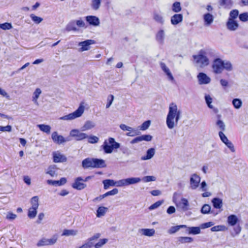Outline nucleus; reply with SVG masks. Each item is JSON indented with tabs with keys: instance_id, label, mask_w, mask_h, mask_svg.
Masks as SVG:
<instances>
[{
	"instance_id": "f257e3e1",
	"label": "nucleus",
	"mask_w": 248,
	"mask_h": 248,
	"mask_svg": "<svg viewBox=\"0 0 248 248\" xmlns=\"http://www.w3.org/2000/svg\"><path fill=\"white\" fill-rule=\"evenodd\" d=\"M182 112L174 103L170 104L169 112L166 117V124L170 129H173L178 124L181 118Z\"/></svg>"
},
{
	"instance_id": "f03ea898",
	"label": "nucleus",
	"mask_w": 248,
	"mask_h": 248,
	"mask_svg": "<svg viewBox=\"0 0 248 248\" xmlns=\"http://www.w3.org/2000/svg\"><path fill=\"white\" fill-rule=\"evenodd\" d=\"M216 56L215 51L212 49H202L197 55L193 56L195 62L201 67L209 65V59Z\"/></svg>"
},
{
	"instance_id": "7ed1b4c3",
	"label": "nucleus",
	"mask_w": 248,
	"mask_h": 248,
	"mask_svg": "<svg viewBox=\"0 0 248 248\" xmlns=\"http://www.w3.org/2000/svg\"><path fill=\"white\" fill-rule=\"evenodd\" d=\"M101 148L106 154H111L115 149L120 147V144L115 140L113 138L109 137L108 140H105Z\"/></svg>"
},
{
	"instance_id": "20e7f679",
	"label": "nucleus",
	"mask_w": 248,
	"mask_h": 248,
	"mask_svg": "<svg viewBox=\"0 0 248 248\" xmlns=\"http://www.w3.org/2000/svg\"><path fill=\"white\" fill-rule=\"evenodd\" d=\"M84 103L81 102L78 108L73 113H69L68 115L61 117L59 119L65 121H71L76 118H79L82 116L84 113L85 107L83 105Z\"/></svg>"
},
{
	"instance_id": "39448f33",
	"label": "nucleus",
	"mask_w": 248,
	"mask_h": 248,
	"mask_svg": "<svg viewBox=\"0 0 248 248\" xmlns=\"http://www.w3.org/2000/svg\"><path fill=\"white\" fill-rule=\"evenodd\" d=\"M141 179L139 177H129L118 181H115V186L124 187L140 183Z\"/></svg>"
},
{
	"instance_id": "423d86ee",
	"label": "nucleus",
	"mask_w": 248,
	"mask_h": 248,
	"mask_svg": "<svg viewBox=\"0 0 248 248\" xmlns=\"http://www.w3.org/2000/svg\"><path fill=\"white\" fill-rule=\"evenodd\" d=\"M31 206L28 210V216L30 218H34L37 214L39 206V198L37 196L33 197L31 200Z\"/></svg>"
},
{
	"instance_id": "0eeeda50",
	"label": "nucleus",
	"mask_w": 248,
	"mask_h": 248,
	"mask_svg": "<svg viewBox=\"0 0 248 248\" xmlns=\"http://www.w3.org/2000/svg\"><path fill=\"white\" fill-rule=\"evenodd\" d=\"M223 60L220 58L215 59L212 65L213 72L216 74L222 73L223 70Z\"/></svg>"
},
{
	"instance_id": "6e6552de",
	"label": "nucleus",
	"mask_w": 248,
	"mask_h": 248,
	"mask_svg": "<svg viewBox=\"0 0 248 248\" xmlns=\"http://www.w3.org/2000/svg\"><path fill=\"white\" fill-rule=\"evenodd\" d=\"M58 239V237L56 235H54L50 239L43 238L38 241L36 245L37 247H43L46 246L53 245L55 244Z\"/></svg>"
},
{
	"instance_id": "1a4fd4ad",
	"label": "nucleus",
	"mask_w": 248,
	"mask_h": 248,
	"mask_svg": "<svg viewBox=\"0 0 248 248\" xmlns=\"http://www.w3.org/2000/svg\"><path fill=\"white\" fill-rule=\"evenodd\" d=\"M100 236L101 234L99 233H95L78 248H92L93 246V241L97 240Z\"/></svg>"
},
{
	"instance_id": "9d476101",
	"label": "nucleus",
	"mask_w": 248,
	"mask_h": 248,
	"mask_svg": "<svg viewBox=\"0 0 248 248\" xmlns=\"http://www.w3.org/2000/svg\"><path fill=\"white\" fill-rule=\"evenodd\" d=\"M95 43V41L93 40L88 39L84 41L79 42L78 46L80 47L79 48V52H83L89 50L91 48L90 46Z\"/></svg>"
},
{
	"instance_id": "9b49d317",
	"label": "nucleus",
	"mask_w": 248,
	"mask_h": 248,
	"mask_svg": "<svg viewBox=\"0 0 248 248\" xmlns=\"http://www.w3.org/2000/svg\"><path fill=\"white\" fill-rule=\"evenodd\" d=\"M83 179L81 177H78L75 179L74 182L72 184V186L73 188L81 190L86 187L87 185L84 183Z\"/></svg>"
},
{
	"instance_id": "f8f14e48",
	"label": "nucleus",
	"mask_w": 248,
	"mask_h": 248,
	"mask_svg": "<svg viewBox=\"0 0 248 248\" xmlns=\"http://www.w3.org/2000/svg\"><path fill=\"white\" fill-rule=\"evenodd\" d=\"M201 177L196 173L191 175L190 178V186L192 189H196L199 186Z\"/></svg>"
},
{
	"instance_id": "ddd939ff",
	"label": "nucleus",
	"mask_w": 248,
	"mask_h": 248,
	"mask_svg": "<svg viewBox=\"0 0 248 248\" xmlns=\"http://www.w3.org/2000/svg\"><path fill=\"white\" fill-rule=\"evenodd\" d=\"M70 135L75 138L77 140H81L88 138V135L84 133H82L78 129H73L70 132Z\"/></svg>"
},
{
	"instance_id": "4468645a",
	"label": "nucleus",
	"mask_w": 248,
	"mask_h": 248,
	"mask_svg": "<svg viewBox=\"0 0 248 248\" xmlns=\"http://www.w3.org/2000/svg\"><path fill=\"white\" fill-rule=\"evenodd\" d=\"M159 65L162 70L167 76L168 79L171 82L174 81V77H173L172 74H171L170 69L169 68V67L167 66L166 64L164 62H160L159 63Z\"/></svg>"
},
{
	"instance_id": "2eb2a0df",
	"label": "nucleus",
	"mask_w": 248,
	"mask_h": 248,
	"mask_svg": "<svg viewBox=\"0 0 248 248\" xmlns=\"http://www.w3.org/2000/svg\"><path fill=\"white\" fill-rule=\"evenodd\" d=\"M199 83L202 84H207L210 82L211 78L205 73H200L197 76Z\"/></svg>"
},
{
	"instance_id": "dca6fc26",
	"label": "nucleus",
	"mask_w": 248,
	"mask_h": 248,
	"mask_svg": "<svg viewBox=\"0 0 248 248\" xmlns=\"http://www.w3.org/2000/svg\"><path fill=\"white\" fill-rule=\"evenodd\" d=\"M86 21L90 25L96 27L100 24V20L98 17L94 16H88L85 17Z\"/></svg>"
},
{
	"instance_id": "f3484780",
	"label": "nucleus",
	"mask_w": 248,
	"mask_h": 248,
	"mask_svg": "<svg viewBox=\"0 0 248 248\" xmlns=\"http://www.w3.org/2000/svg\"><path fill=\"white\" fill-rule=\"evenodd\" d=\"M53 161L56 163L65 162L67 161L66 157L59 152L53 153Z\"/></svg>"
},
{
	"instance_id": "a211bd4d",
	"label": "nucleus",
	"mask_w": 248,
	"mask_h": 248,
	"mask_svg": "<svg viewBox=\"0 0 248 248\" xmlns=\"http://www.w3.org/2000/svg\"><path fill=\"white\" fill-rule=\"evenodd\" d=\"M226 27L229 31H235L238 28L239 24L236 20L228 19L226 23Z\"/></svg>"
},
{
	"instance_id": "6ab92c4d",
	"label": "nucleus",
	"mask_w": 248,
	"mask_h": 248,
	"mask_svg": "<svg viewBox=\"0 0 248 248\" xmlns=\"http://www.w3.org/2000/svg\"><path fill=\"white\" fill-rule=\"evenodd\" d=\"M51 138L54 142L59 144L67 141L66 140H65L63 136L61 135H58V133L56 131L53 132L52 133Z\"/></svg>"
},
{
	"instance_id": "aec40b11",
	"label": "nucleus",
	"mask_w": 248,
	"mask_h": 248,
	"mask_svg": "<svg viewBox=\"0 0 248 248\" xmlns=\"http://www.w3.org/2000/svg\"><path fill=\"white\" fill-rule=\"evenodd\" d=\"M82 167L84 169L94 168L93 158H86L82 161Z\"/></svg>"
},
{
	"instance_id": "412c9836",
	"label": "nucleus",
	"mask_w": 248,
	"mask_h": 248,
	"mask_svg": "<svg viewBox=\"0 0 248 248\" xmlns=\"http://www.w3.org/2000/svg\"><path fill=\"white\" fill-rule=\"evenodd\" d=\"M176 205L183 211H186L188 209L189 203L187 199L182 198L181 201Z\"/></svg>"
},
{
	"instance_id": "4be33fe9",
	"label": "nucleus",
	"mask_w": 248,
	"mask_h": 248,
	"mask_svg": "<svg viewBox=\"0 0 248 248\" xmlns=\"http://www.w3.org/2000/svg\"><path fill=\"white\" fill-rule=\"evenodd\" d=\"M183 18L182 14H175L171 18V23L172 25H176L182 21Z\"/></svg>"
},
{
	"instance_id": "5701e85b",
	"label": "nucleus",
	"mask_w": 248,
	"mask_h": 248,
	"mask_svg": "<svg viewBox=\"0 0 248 248\" xmlns=\"http://www.w3.org/2000/svg\"><path fill=\"white\" fill-rule=\"evenodd\" d=\"M94 168H101L106 167L105 161L102 159L93 158Z\"/></svg>"
},
{
	"instance_id": "b1692460",
	"label": "nucleus",
	"mask_w": 248,
	"mask_h": 248,
	"mask_svg": "<svg viewBox=\"0 0 248 248\" xmlns=\"http://www.w3.org/2000/svg\"><path fill=\"white\" fill-rule=\"evenodd\" d=\"M203 20L205 26H209L213 22L214 17L212 15L207 13L203 15Z\"/></svg>"
},
{
	"instance_id": "393cba45",
	"label": "nucleus",
	"mask_w": 248,
	"mask_h": 248,
	"mask_svg": "<svg viewBox=\"0 0 248 248\" xmlns=\"http://www.w3.org/2000/svg\"><path fill=\"white\" fill-rule=\"evenodd\" d=\"M205 100L206 101V103L207 105V106L210 108L212 109L215 113H217L218 112V109L217 108H214L213 106L211 104L213 101V99L211 97V96L210 95H205Z\"/></svg>"
},
{
	"instance_id": "a878e982",
	"label": "nucleus",
	"mask_w": 248,
	"mask_h": 248,
	"mask_svg": "<svg viewBox=\"0 0 248 248\" xmlns=\"http://www.w3.org/2000/svg\"><path fill=\"white\" fill-rule=\"evenodd\" d=\"M153 18L155 21L160 24H163L164 22L162 14L160 11H155L154 12Z\"/></svg>"
},
{
	"instance_id": "bb28decb",
	"label": "nucleus",
	"mask_w": 248,
	"mask_h": 248,
	"mask_svg": "<svg viewBox=\"0 0 248 248\" xmlns=\"http://www.w3.org/2000/svg\"><path fill=\"white\" fill-rule=\"evenodd\" d=\"M155 154V149L151 148L148 149L146 152V155L141 157L142 160H146L151 159Z\"/></svg>"
},
{
	"instance_id": "cd10ccee",
	"label": "nucleus",
	"mask_w": 248,
	"mask_h": 248,
	"mask_svg": "<svg viewBox=\"0 0 248 248\" xmlns=\"http://www.w3.org/2000/svg\"><path fill=\"white\" fill-rule=\"evenodd\" d=\"M213 206L216 209H221L223 206L222 200L218 198H214L212 200Z\"/></svg>"
},
{
	"instance_id": "c85d7f7f",
	"label": "nucleus",
	"mask_w": 248,
	"mask_h": 248,
	"mask_svg": "<svg viewBox=\"0 0 248 248\" xmlns=\"http://www.w3.org/2000/svg\"><path fill=\"white\" fill-rule=\"evenodd\" d=\"M41 93L42 91L40 88H36L33 93L32 101L36 105H38V102L37 100Z\"/></svg>"
},
{
	"instance_id": "c756f323",
	"label": "nucleus",
	"mask_w": 248,
	"mask_h": 248,
	"mask_svg": "<svg viewBox=\"0 0 248 248\" xmlns=\"http://www.w3.org/2000/svg\"><path fill=\"white\" fill-rule=\"evenodd\" d=\"M238 221V219L236 216L231 215L227 217V222L228 224L232 226H234L236 224Z\"/></svg>"
},
{
	"instance_id": "7c9ffc66",
	"label": "nucleus",
	"mask_w": 248,
	"mask_h": 248,
	"mask_svg": "<svg viewBox=\"0 0 248 248\" xmlns=\"http://www.w3.org/2000/svg\"><path fill=\"white\" fill-rule=\"evenodd\" d=\"M139 231L142 234L147 236H152L155 233L154 229H141Z\"/></svg>"
},
{
	"instance_id": "2f4dec72",
	"label": "nucleus",
	"mask_w": 248,
	"mask_h": 248,
	"mask_svg": "<svg viewBox=\"0 0 248 248\" xmlns=\"http://www.w3.org/2000/svg\"><path fill=\"white\" fill-rule=\"evenodd\" d=\"M164 31L163 30H160L156 34V40L159 44H163L164 43Z\"/></svg>"
},
{
	"instance_id": "473e14b6",
	"label": "nucleus",
	"mask_w": 248,
	"mask_h": 248,
	"mask_svg": "<svg viewBox=\"0 0 248 248\" xmlns=\"http://www.w3.org/2000/svg\"><path fill=\"white\" fill-rule=\"evenodd\" d=\"M95 126V124L93 122L91 121H87L82 127V131L91 129L94 127Z\"/></svg>"
},
{
	"instance_id": "72a5a7b5",
	"label": "nucleus",
	"mask_w": 248,
	"mask_h": 248,
	"mask_svg": "<svg viewBox=\"0 0 248 248\" xmlns=\"http://www.w3.org/2000/svg\"><path fill=\"white\" fill-rule=\"evenodd\" d=\"M57 168L55 165H51L48 168L46 173L50 175L51 177L56 176L57 175Z\"/></svg>"
},
{
	"instance_id": "f704fd0d",
	"label": "nucleus",
	"mask_w": 248,
	"mask_h": 248,
	"mask_svg": "<svg viewBox=\"0 0 248 248\" xmlns=\"http://www.w3.org/2000/svg\"><path fill=\"white\" fill-rule=\"evenodd\" d=\"M108 210V208L106 207L101 206L98 207L96 211V217H100L104 216Z\"/></svg>"
},
{
	"instance_id": "c9c22d12",
	"label": "nucleus",
	"mask_w": 248,
	"mask_h": 248,
	"mask_svg": "<svg viewBox=\"0 0 248 248\" xmlns=\"http://www.w3.org/2000/svg\"><path fill=\"white\" fill-rule=\"evenodd\" d=\"M186 228H187L186 231L188 232V234H198L201 232V229L199 227H186Z\"/></svg>"
},
{
	"instance_id": "e433bc0d",
	"label": "nucleus",
	"mask_w": 248,
	"mask_h": 248,
	"mask_svg": "<svg viewBox=\"0 0 248 248\" xmlns=\"http://www.w3.org/2000/svg\"><path fill=\"white\" fill-rule=\"evenodd\" d=\"M65 30L67 31H78V29L76 26L75 21L70 22L66 26Z\"/></svg>"
},
{
	"instance_id": "4c0bfd02",
	"label": "nucleus",
	"mask_w": 248,
	"mask_h": 248,
	"mask_svg": "<svg viewBox=\"0 0 248 248\" xmlns=\"http://www.w3.org/2000/svg\"><path fill=\"white\" fill-rule=\"evenodd\" d=\"M104 184V188L107 189L110 186H115V181L112 179H106L103 181Z\"/></svg>"
},
{
	"instance_id": "58836bf2",
	"label": "nucleus",
	"mask_w": 248,
	"mask_h": 248,
	"mask_svg": "<svg viewBox=\"0 0 248 248\" xmlns=\"http://www.w3.org/2000/svg\"><path fill=\"white\" fill-rule=\"evenodd\" d=\"M184 228H186V226L185 225H181L172 226L168 231V232L170 234H173L178 232L180 229Z\"/></svg>"
},
{
	"instance_id": "ea45409f",
	"label": "nucleus",
	"mask_w": 248,
	"mask_h": 248,
	"mask_svg": "<svg viewBox=\"0 0 248 248\" xmlns=\"http://www.w3.org/2000/svg\"><path fill=\"white\" fill-rule=\"evenodd\" d=\"M78 231L77 230H67L65 229L63 230L62 235V236H75L78 233Z\"/></svg>"
},
{
	"instance_id": "a19ab883",
	"label": "nucleus",
	"mask_w": 248,
	"mask_h": 248,
	"mask_svg": "<svg viewBox=\"0 0 248 248\" xmlns=\"http://www.w3.org/2000/svg\"><path fill=\"white\" fill-rule=\"evenodd\" d=\"M40 130L44 132L49 134L50 133L51 127L49 125L41 124L37 125Z\"/></svg>"
},
{
	"instance_id": "79ce46f5",
	"label": "nucleus",
	"mask_w": 248,
	"mask_h": 248,
	"mask_svg": "<svg viewBox=\"0 0 248 248\" xmlns=\"http://www.w3.org/2000/svg\"><path fill=\"white\" fill-rule=\"evenodd\" d=\"M101 3V0H92L91 6L94 10H97L99 9Z\"/></svg>"
},
{
	"instance_id": "37998d69",
	"label": "nucleus",
	"mask_w": 248,
	"mask_h": 248,
	"mask_svg": "<svg viewBox=\"0 0 248 248\" xmlns=\"http://www.w3.org/2000/svg\"><path fill=\"white\" fill-rule=\"evenodd\" d=\"M223 70L230 72L233 70V66L231 62L228 61H223Z\"/></svg>"
},
{
	"instance_id": "c03bdc74",
	"label": "nucleus",
	"mask_w": 248,
	"mask_h": 248,
	"mask_svg": "<svg viewBox=\"0 0 248 248\" xmlns=\"http://www.w3.org/2000/svg\"><path fill=\"white\" fill-rule=\"evenodd\" d=\"M220 5L225 8H230L232 4V0H219Z\"/></svg>"
},
{
	"instance_id": "a18cd8bd",
	"label": "nucleus",
	"mask_w": 248,
	"mask_h": 248,
	"mask_svg": "<svg viewBox=\"0 0 248 248\" xmlns=\"http://www.w3.org/2000/svg\"><path fill=\"white\" fill-rule=\"evenodd\" d=\"M239 15V11L238 10H232L230 12L229 17L228 19H232L233 20H235V19L237 18Z\"/></svg>"
},
{
	"instance_id": "49530a36",
	"label": "nucleus",
	"mask_w": 248,
	"mask_h": 248,
	"mask_svg": "<svg viewBox=\"0 0 248 248\" xmlns=\"http://www.w3.org/2000/svg\"><path fill=\"white\" fill-rule=\"evenodd\" d=\"M108 242V239L107 238L101 239L96 244L93 243V246L95 248H101L103 246Z\"/></svg>"
},
{
	"instance_id": "de8ad7c7",
	"label": "nucleus",
	"mask_w": 248,
	"mask_h": 248,
	"mask_svg": "<svg viewBox=\"0 0 248 248\" xmlns=\"http://www.w3.org/2000/svg\"><path fill=\"white\" fill-rule=\"evenodd\" d=\"M178 240L181 243H190L193 242V239L190 237H179Z\"/></svg>"
},
{
	"instance_id": "09e8293b",
	"label": "nucleus",
	"mask_w": 248,
	"mask_h": 248,
	"mask_svg": "<svg viewBox=\"0 0 248 248\" xmlns=\"http://www.w3.org/2000/svg\"><path fill=\"white\" fill-rule=\"evenodd\" d=\"M128 129L127 130L129 132L126 133V135L129 137H134L135 136L138 135L139 133V132L138 130L133 128L131 127L128 126Z\"/></svg>"
},
{
	"instance_id": "8fccbe9b",
	"label": "nucleus",
	"mask_w": 248,
	"mask_h": 248,
	"mask_svg": "<svg viewBox=\"0 0 248 248\" xmlns=\"http://www.w3.org/2000/svg\"><path fill=\"white\" fill-rule=\"evenodd\" d=\"M241 231V227L239 225L234 227L233 228V232H231V235L232 237H234L238 235Z\"/></svg>"
},
{
	"instance_id": "3c124183",
	"label": "nucleus",
	"mask_w": 248,
	"mask_h": 248,
	"mask_svg": "<svg viewBox=\"0 0 248 248\" xmlns=\"http://www.w3.org/2000/svg\"><path fill=\"white\" fill-rule=\"evenodd\" d=\"M227 230V228L224 225H217L211 228V230L212 232L225 231Z\"/></svg>"
},
{
	"instance_id": "603ef678",
	"label": "nucleus",
	"mask_w": 248,
	"mask_h": 248,
	"mask_svg": "<svg viewBox=\"0 0 248 248\" xmlns=\"http://www.w3.org/2000/svg\"><path fill=\"white\" fill-rule=\"evenodd\" d=\"M232 103L234 107L236 109L240 108L241 107L242 104L241 100L238 98L233 99Z\"/></svg>"
},
{
	"instance_id": "864d4df0",
	"label": "nucleus",
	"mask_w": 248,
	"mask_h": 248,
	"mask_svg": "<svg viewBox=\"0 0 248 248\" xmlns=\"http://www.w3.org/2000/svg\"><path fill=\"white\" fill-rule=\"evenodd\" d=\"M5 219L8 220L13 221L17 217L16 215L13 213L11 212H8L7 213L5 214Z\"/></svg>"
},
{
	"instance_id": "5fc2aeb1",
	"label": "nucleus",
	"mask_w": 248,
	"mask_h": 248,
	"mask_svg": "<svg viewBox=\"0 0 248 248\" xmlns=\"http://www.w3.org/2000/svg\"><path fill=\"white\" fill-rule=\"evenodd\" d=\"M181 4L179 2H175L172 4V10L173 12L178 13L181 11Z\"/></svg>"
},
{
	"instance_id": "6e6d98bb",
	"label": "nucleus",
	"mask_w": 248,
	"mask_h": 248,
	"mask_svg": "<svg viewBox=\"0 0 248 248\" xmlns=\"http://www.w3.org/2000/svg\"><path fill=\"white\" fill-rule=\"evenodd\" d=\"M211 206L207 204H204L201 208V212L203 214H207L210 213Z\"/></svg>"
},
{
	"instance_id": "4d7b16f0",
	"label": "nucleus",
	"mask_w": 248,
	"mask_h": 248,
	"mask_svg": "<svg viewBox=\"0 0 248 248\" xmlns=\"http://www.w3.org/2000/svg\"><path fill=\"white\" fill-rule=\"evenodd\" d=\"M88 141L90 143L94 144L96 143L99 141V138L95 136H88Z\"/></svg>"
},
{
	"instance_id": "13d9d810",
	"label": "nucleus",
	"mask_w": 248,
	"mask_h": 248,
	"mask_svg": "<svg viewBox=\"0 0 248 248\" xmlns=\"http://www.w3.org/2000/svg\"><path fill=\"white\" fill-rule=\"evenodd\" d=\"M30 17L31 18V20L36 24H39L43 21L42 18L32 14L30 15Z\"/></svg>"
},
{
	"instance_id": "bf43d9fd",
	"label": "nucleus",
	"mask_w": 248,
	"mask_h": 248,
	"mask_svg": "<svg viewBox=\"0 0 248 248\" xmlns=\"http://www.w3.org/2000/svg\"><path fill=\"white\" fill-rule=\"evenodd\" d=\"M239 18L240 20L243 22H246L248 21V12H244L240 14L239 15Z\"/></svg>"
},
{
	"instance_id": "052dcab7",
	"label": "nucleus",
	"mask_w": 248,
	"mask_h": 248,
	"mask_svg": "<svg viewBox=\"0 0 248 248\" xmlns=\"http://www.w3.org/2000/svg\"><path fill=\"white\" fill-rule=\"evenodd\" d=\"M163 202H164L163 200L158 201L155 202V203H154V204H153L152 205H151L149 207V209L150 210H152L156 209L157 208L159 207Z\"/></svg>"
},
{
	"instance_id": "680f3d73",
	"label": "nucleus",
	"mask_w": 248,
	"mask_h": 248,
	"mask_svg": "<svg viewBox=\"0 0 248 248\" xmlns=\"http://www.w3.org/2000/svg\"><path fill=\"white\" fill-rule=\"evenodd\" d=\"M151 124V121L150 120L144 122L140 126H139L140 130H145L148 128Z\"/></svg>"
},
{
	"instance_id": "e2e57ef3",
	"label": "nucleus",
	"mask_w": 248,
	"mask_h": 248,
	"mask_svg": "<svg viewBox=\"0 0 248 248\" xmlns=\"http://www.w3.org/2000/svg\"><path fill=\"white\" fill-rule=\"evenodd\" d=\"M142 180L145 183L155 181L156 177L154 176H146L142 178Z\"/></svg>"
},
{
	"instance_id": "0e129e2a",
	"label": "nucleus",
	"mask_w": 248,
	"mask_h": 248,
	"mask_svg": "<svg viewBox=\"0 0 248 248\" xmlns=\"http://www.w3.org/2000/svg\"><path fill=\"white\" fill-rule=\"evenodd\" d=\"M118 193V189L116 188L113 189L112 190L106 192L104 194L103 197H106L108 196L115 195Z\"/></svg>"
},
{
	"instance_id": "69168bd1",
	"label": "nucleus",
	"mask_w": 248,
	"mask_h": 248,
	"mask_svg": "<svg viewBox=\"0 0 248 248\" xmlns=\"http://www.w3.org/2000/svg\"><path fill=\"white\" fill-rule=\"evenodd\" d=\"M219 137L221 140L224 143H226L229 141H230L227 137L225 135V134L223 133L222 131H219L218 133Z\"/></svg>"
},
{
	"instance_id": "338daca9",
	"label": "nucleus",
	"mask_w": 248,
	"mask_h": 248,
	"mask_svg": "<svg viewBox=\"0 0 248 248\" xmlns=\"http://www.w3.org/2000/svg\"><path fill=\"white\" fill-rule=\"evenodd\" d=\"M216 124L218 126L219 129L221 130L220 131L223 132L225 130V125L222 120H217L216 123Z\"/></svg>"
},
{
	"instance_id": "774afa93",
	"label": "nucleus",
	"mask_w": 248,
	"mask_h": 248,
	"mask_svg": "<svg viewBox=\"0 0 248 248\" xmlns=\"http://www.w3.org/2000/svg\"><path fill=\"white\" fill-rule=\"evenodd\" d=\"M12 25L10 23L1 24V29L3 30H10L12 28Z\"/></svg>"
}]
</instances>
